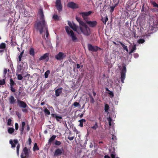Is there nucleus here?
Returning <instances> with one entry per match:
<instances>
[{"mask_svg": "<svg viewBox=\"0 0 158 158\" xmlns=\"http://www.w3.org/2000/svg\"><path fill=\"white\" fill-rule=\"evenodd\" d=\"M34 24V27L36 29L39 31L40 34L43 32V29L47 28V23L45 20H40Z\"/></svg>", "mask_w": 158, "mask_h": 158, "instance_id": "f257e3e1", "label": "nucleus"}, {"mask_svg": "<svg viewBox=\"0 0 158 158\" xmlns=\"http://www.w3.org/2000/svg\"><path fill=\"white\" fill-rule=\"evenodd\" d=\"M65 29L67 34L71 37L73 42H76L78 41V39L74 34L73 31L70 30V28L68 26H65Z\"/></svg>", "mask_w": 158, "mask_h": 158, "instance_id": "f03ea898", "label": "nucleus"}, {"mask_svg": "<svg viewBox=\"0 0 158 158\" xmlns=\"http://www.w3.org/2000/svg\"><path fill=\"white\" fill-rule=\"evenodd\" d=\"M11 145V148H15L16 146V144H17L16 147V152L17 156L19 155V150L20 148V144L18 143V141L17 139H14L13 141L12 140L10 139L9 141Z\"/></svg>", "mask_w": 158, "mask_h": 158, "instance_id": "7ed1b4c3", "label": "nucleus"}, {"mask_svg": "<svg viewBox=\"0 0 158 158\" xmlns=\"http://www.w3.org/2000/svg\"><path fill=\"white\" fill-rule=\"evenodd\" d=\"M31 152L30 148H27L26 147H24L21 153V158H27Z\"/></svg>", "mask_w": 158, "mask_h": 158, "instance_id": "20e7f679", "label": "nucleus"}, {"mask_svg": "<svg viewBox=\"0 0 158 158\" xmlns=\"http://www.w3.org/2000/svg\"><path fill=\"white\" fill-rule=\"evenodd\" d=\"M79 28L82 33L86 36L89 35L90 34V29L87 26L86 27L83 28L81 26H80Z\"/></svg>", "mask_w": 158, "mask_h": 158, "instance_id": "39448f33", "label": "nucleus"}, {"mask_svg": "<svg viewBox=\"0 0 158 158\" xmlns=\"http://www.w3.org/2000/svg\"><path fill=\"white\" fill-rule=\"evenodd\" d=\"M126 68L125 66H123L121 72V79L122 83H124V80L126 77Z\"/></svg>", "mask_w": 158, "mask_h": 158, "instance_id": "423d86ee", "label": "nucleus"}, {"mask_svg": "<svg viewBox=\"0 0 158 158\" xmlns=\"http://www.w3.org/2000/svg\"><path fill=\"white\" fill-rule=\"evenodd\" d=\"M10 90L13 92H15L16 89L14 87V86L16 85V84L12 78H10Z\"/></svg>", "mask_w": 158, "mask_h": 158, "instance_id": "0eeeda50", "label": "nucleus"}, {"mask_svg": "<svg viewBox=\"0 0 158 158\" xmlns=\"http://www.w3.org/2000/svg\"><path fill=\"white\" fill-rule=\"evenodd\" d=\"M88 50L93 52H97L98 49H101L97 46H93L91 44H89L87 45Z\"/></svg>", "mask_w": 158, "mask_h": 158, "instance_id": "6e6552de", "label": "nucleus"}, {"mask_svg": "<svg viewBox=\"0 0 158 158\" xmlns=\"http://www.w3.org/2000/svg\"><path fill=\"white\" fill-rule=\"evenodd\" d=\"M65 57L66 55L65 54L62 52H60L58 54L55 56V57L57 60H63Z\"/></svg>", "mask_w": 158, "mask_h": 158, "instance_id": "1a4fd4ad", "label": "nucleus"}, {"mask_svg": "<svg viewBox=\"0 0 158 158\" xmlns=\"http://www.w3.org/2000/svg\"><path fill=\"white\" fill-rule=\"evenodd\" d=\"M56 6L58 12L61 11L62 10V6L60 0H56Z\"/></svg>", "mask_w": 158, "mask_h": 158, "instance_id": "9d476101", "label": "nucleus"}, {"mask_svg": "<svg viewBox=\"0 0 158 158\" xmlns=\"http://www.w3.org/2000/svg\"><path fill=\"white\" fill-rule=\"evenodd\" d=\"M91 11H89L87 12H83L80 13V14L81 15L82 17L84 20L85 21H87V16L90 15L92 13Z\"/></svg>", "mask_w": 158, "mask_h": 158, "instance_id": "9b49d317", "label": "nucleus"}, {"mask_svg": "<svg viewBox=\"0 0 158 158\" xmlns=\"http://www.w3.org/2000/svg\"><path fill=\"white\" fill-rule=\"evenodd\" d=\"M17 105L19 107L23 108H25L27 107V106L26 103L23 101L19 100H18Z\"/></svg>", "mask_w": 158, "mask_h": 158, "instance_id": "f8f14e48", "label": "nucleus"}, {"mask_svg": "<svg viewBox=\"0 0 158 158\" xmlns=\"http://www.w3.org/2000/svg\"><path fill=\"white\" fill-rule=\"evenodd\" d=\"M67 6L68 7L73 9H77L78 8V5L72 2L69 3L67 4Z\"/></svg>", "mask_w": 158, "mask_h": 158, "instance_id": "ddd939ff", "label": "nucleus"}, {"mask_svg": "<svg viewBox=\"0 0 158 158\" xmlns=\"http://www.w3.org/2000/svg\"><path fill=\"white\" fill-rule=\"evenodd\" d=\"M49 59V54L47 53L44 54L43 55L41 56L39 59V60H45V61L47 62L48 61Z\"/></svg>", "mask_w": 158, "mask_h": 158, "instance_id": "4468645a", "label": "nucleus"}, {"mask_svg": "<svg viewBox=\"0 0 158 158\" xmlns=\"http://www.w3.org/2000/svg\"><path fill=\"white\" fill-rule=\"evenodd\" d=\"M86 23L89 25V26L92 27H95L97 24V22L96 21H86Z\"/></svg>", "mask_w": 158, "mask_h": 158, "instance_id": "2eb2a0df", "label": "nucleus"}, {"mask_svg": "<svg viewBox=\"0 0 158 158\" xmlns=\"http://www.w3.org/2000/svg\"><path fill=\"white\" fill-rule=\"evenodd\" d=\"M62 150L60 148H57L55 151L54 153V156H60L61 155Z\"/></svg>", "mask_w": 158, "mask_h": 158, "instance_id": "dca6fc26", "label": "nucleus"}, {"mask_svg": "<svg viewBox=\"0 0 158 158\" xmlns=\"http://www.w3.org/2000/svg\"><path fill=\"white\" fill-rule=\"evenodd\" d=\"M9 103L11 104H13L15 103L16 100L13 96H11L8 98Z\"/></svg>", "mask_w": 158, "mask_h": 158, "instance_id": "f3484780", "label": "nucleus"}, {"mask_svg": "<svg viewBox=\"0 0 158 158\" xmlns=\"http://www.w3.org/2000/svg\"><path fill=\"white\" fill-rule=\"evenodd\" d=\"M56 137V136L55 135H53L52 137L49 139L48 140V142L46 144V145H48V147L51 145V143L53 141L55 138Z\"/></svg>", "mask_w": 158, "mask_h": 158, "instance_id": "a211bd4d", "label": "nucleus"}, {"mask_svg": "<svg viewBox=\"0 0 158 158\" xmlns=\"http://www.w3.org/2000/svg\"><path fill=\"white\" fill-rule=\"evenodd\" d=\"M51 115L52 118H55L56 120L58 122H59L60 121V119H62V118L61 116H58L57 115V114H52Z\"/></svg>", "mask_w": 158, "mask_h": 158, "instance_id": "6ab92c4d", "label": "nucleus"}, {"mask_svg": "<svg viewBox=\"0 0 158 158\" xmlns=\"http://www.w3.org/2000/svg\"><path fill=\"white\" fill-rule=\"evenodd\" d=\"M62 88L57 89L55 90V95L56 97H58L62 92Z\"/></svg>", "mask_w": 158, "mask_h": 158, "instance_id": "aec40b11", "label": "nucleus"}, {"mask_svg": "<svg viewBox=\"0 0 158 158\" xmlns=\"http://www.w3.org/2000/svg\"><path fill=\"white\" fill-rule=\"evenodd\" d=\"M39 13L40 15V20H45L43 11L42 10L40 9Z\"/></svg>", "mask_w": 158, "mask_h": 158, "instance_id": "412c9836", "label": "nucleus"}, {"mask_svg": "<svg viewBox=\"0 0 158 158\" xmlns=\"http://www.w3.org/2000/svg\"><path fill=\"white\" fill-rule=\"evenodd\" d=\"M79 121L80 122V124L79 126H80L81 127H82L83 126V123H85L86 121L84 119H82L79 120Z\"/></svg>", "mask_w": 158, "mask_h": 158, "instance_id": "4be33fe9", "label": "nucleus"}, {"mask_svg": "<svg viewBox=\"0 0 158 158\" xmlns=\"http://www.w3.org/2000/svg\"><path fill=\"white\" fill-rule=\"evenodd\" d=\"M71 28H72L74 31H77V32L78 34H80V33L78 31H77V26L75 24H73V26H72Z\"/></svg>", "mask_w": 158, "mask_h": 158, "instance_id": "5701e85b", "label": "nucleus"}, {"mask_svg": "<svg viewBox=\"0 0 158 158\" xmlns=\"http://www.w3.org/2000/svg\"><path fill=\"white\" fill-rule=\"evenodd\" d=\"M29 54L31 56H34L35 55V52L34 48H31L29 50Z\"/></svg>", "mask_w": 158, "mask_h": 158, "instance_id": "b1692460", "label": "nucleus"}, {"mask_svg": "<svg viewBox=\"0 0 158 158\" xmlns=\"http://www.w3.org/2000/svg\"><path fill=\"white\" fill-rule=\"evenodd\" d=\"M44 111L45 114V115H49L50 113L48 109L47 108H44Z\"/></svg>", "mask_w": 158, "mask_h": 158, "instance_id": "393cba45", "label": "nucleus"}, {"mask_svg": "<svg viewBox=\"0 0 158 158\" xmlns=\"http://www.w3.org/2000/svg\"><path fill=\"white\" fill-rule=\"evenodd\" d=\"M39 148L37 146V144L36 143H35L34 146L33 148V150L34 151H38L39 150Z\"/></svg>", "mask_w": 158, "mask_h": 158, "instance_id": "a878e982", "label": "nucleus"}, {"mask_svg": "<svg viewBox=\"0 0 158 158\" xmlns=\"http://www.w3.org/2000/svg\"><path fill=\"white\" fill-rule=\"evenodd\" d=\"M25 125V123L24 122H22L21 124V127L20 129V131L21 133H22L24 130V127Z\"/></svg>", "mask_w": 158, "mask_h": 158, "instance_id": "bb28decb", "label": "nucleus"}, {"mask_svg": "<svg viewBox=\"0 0 158 158\" xmlns=\"http://www.w3.org/2000/svg\"><path fill=\"white\" fill-rule=\"evenodd\" d=\"M109 108L110 107L109 105L107 104H105L104 107V110L105 112L106 113L108 112Z\"/></svg>", "mask_w": 158, "mask_h": 158, "instance_id": "cd10ccee", "label": "nucleus"}, {"mask_svg": "<svg viewBox=\"0 0 158 158\" xmlns=\"http://www.w3.org/2000/svg\"><path fill=\"white\" fill-rule=\"evenodd\" d=\"M14 131V128L12 127H9L8 130V132L10 134L13 133Z\"/></svg>", "mask_w": 158, "mask_h": 158, "instance_id": "c85d7f7f", "label": "nucleus"}, {"mask_svg": "<svg viewBox=\"0 0 158 158\" xmlns=\"http://www.w3.org/2000/svg\"><path fill=\"white\" fill-rule=\"evenodd\" d=\"M108 18L107 15H106L105 19H104L103 18H102V19L101 20L103 23L105 25L106 24V22L108 21Z\"/></svg>", "mask_w": 158, "mask_h": 158, "instance_id": "c756f323", "label": "nucleus"}, {"mask_svg": "<svg viewBox=\"0 0 158 158\" xmlns=\"http://www.w3.org/2000/svg\"><path fill=\"white\" fill-rule=\"evenodd\" d=\"M50 73V71L49 70H47L44 73V77L45 78L48 77V75Z\"/></svg>", "mask_w": 158, "mask_h": 158, "instance_id": "7c9ffc66", "label": "nucleus"}, {"mask_svg": "<svg viewBox=\"0 0 158 158\" xmlns=\"http://www.w3.org/2000/svg\"><path fill=\"white\" fill-rule=\"evenodd\" d=\"M79 23L80 25L81 26H82L84 27H86L87 25L83 21H80V22H79Z\"/></svg>", "mask_w": 158, "mask_h": 158, "instance_id": "2f4dec72", "label": "nucleus"}, {"mask_svg": "<svg viewBox=\"0 0 158 158\" xmlns=\"http://www.w3.org/2000/svg\"><path fill=\"white\" fill-rule=\"evenodd\" d=\"M6 44L5 43H2L0 44V48L4 49L6 48Z\"/></svg>", "mask_w": 158, "mask_h": 158, "instance_id": "473e14b6", "label": "nucleus"}, {"mask_svg": "<svg viewBox=\"0 0 158 158\" xmlns=\"http://www.w3.org/2000/svg\"><path fill=\"white\" fill-rule=\"evenodd\" d=\"M98 123L97 122H96L95 124H94V126H92L91 127V128L92 129H93V130H96L97 129V128H98Z\"/></svg>", "mask_w": 158, "mask_h": 158, "instance_id": "72a5a7b5", "label": "nucleus"}, {"mask_svg": "<svg viewBox=\"0 0 158 158\" xmlns=\"http://www.w3.org/2000/svg\"><path fill=\"white\" fill-rule=\"evenodd\" d=\"M6 82L5 80L3 79L2 80H0V85H3L5 84Z\"/></svg>", "mask_w": 158, "mask_h": 158, "instance_id": "f704fd0d", "label": "nucleus"}, {"mask_svg": "<svg viewBox=\"0 0 158 158\" xmlns=\"http://www.w3.org/2000/svg\"><path fill=\"white\" fill-rule=\"evenodd\" d=\"M25 94L24 93H22L21 94V92L20 91H19V93L18 94V97H20L21 98Z\"/></svg>", "mask_w": 158, "mask_h": 158, "instance_id": "c9c22d12", "label": "nucleus"}, {"mask_svg": "<svg viewBox=\"0 0 158 158\" xmlns=\"http://www.w3.org/2000/svg\"><path fill=\"white\" fill-rule=\"evenodd\" d=\"M61 144V142L60 141H58L56 140L55 141V144L56 146H59Z\"/></svg>", "mask_w": 158, "mask_h": 158, "instance_id": "e433bc0d", "label": "nucleus"}, {"mask_svg": "<svg viewBox=\"0 0 158 158\" xmlns=\"http://www.w3.org/2000/svg\"><path fill=\"white\" fill-rule=\"evenodd\" d=\"M12 120L10 118H9L7 122V125L8 126H11Z\"/></svg>", "mask_w": 158, "mask_h": 158, "instance_id": "4c0bfd02", "label": "nucleus"}, {"mask_svg": "<svg viewBox=\"0 0 158 158\" xmlns=\"http://www.w3.org/2000/svg\"><path fill=\"white\" fill-rule=\"evenodd\" d=\"M145 42V40L143 39H139L138 41V43L140 44H143Z\"/></svg>", "mask_w": 158, "mask_h": 158, "instance_id": "58836bf2", "label": "nucleus"}, {"mask_svg": "<svg viewBox=\"0 0 158 158\" xmlns=\"http://www.w3.org/2000/svg\"><path fill=\"white\" fill-rule=\"evenodd\" d=\"M53 18L55 20H59V17L57 15H54L53 16Z\"/></svg>", "mask_w": 158, "mask_h": 158, "instance_id": "ea45409f", "label": "nucleus"}, {"mask_svg": "<svg viewBox=\"0 0 158 158\" xmlns=\"http://www.w3.org/2000/svg\"><path fill=\"white\" fill-rule=\"evenodd\" d=\"M73 105L76 107L78 106L80 107L81 106L80 104L78 102H74L73 104Z\"/></svg>", "mask_w": 158, "mask_h": 158, "instance_id": "a19ab883", "label": "nucleus"}, {"mask_svg": "<svg viewBox=\"0 0 158 158\" xmlns=\"http://www.w3.org/2000/svg\"><path fill=\"white\" fill-rule=\"evenodd\" d=\"M16 75H17V78L18 80H21L22 79L23 77L21 74H18Z\"/></svg>", "mask_w": 158, "mask_h": 158, "instance_id": "79ce46f5", "label": "nucleus"}, {"mask_svg": "<svg viewBox=\"0 0 158 158\" xmlns=\"http://www.w3.org/2000/svg\"><path fill=\"white\" fill-rule=\"evenodd\" d=\"M22 66L21 65H19L18 67V71L19 72H20L22 69Z\"/></svg>", "mask_w": 158, "mask_h": 158, "instance_id": "37998d69", "label": "nucleus"}, {"mask_svg": "<svg viewBox=\"0 0 158 158\" xmlns=\"http://www.w3.org/2000/svg\"><path fill=\"white\" fill-rule=\"evenodd\" d=\"M110 12L112 13L114 11V8L112 6H111L110 7Z\"/></svg>", "mask_w": 158, "mask_h": 158, "instance_id": "c03bdc74", "label": "nucleus"}, {"mask_svg": "<svg viewBox=\"0 0 158 158\" xmlns=\"http://www.w3.org/2000/svg\"><path fill=\"white\" fill-rule=\"evenodd\" d=\"M108 94L110 95V98H112L114 96V93L112 91H110L108 93Z\"/></svg>", "mask_w": 158, "mask_h": 158, "instance_id": "a18cd8bd", "label": "nucleus"}, {"mask_svg": "<svg viewBox=\"0 0 158 158\" xmlns=\"http://www.w3.org/2000/svg\"><path fill=\"white\" fill-rule=\"evenodd\" d=\"M136 46L135 44H134V46H133L132 49H131V51H132L133 52H134V51L136 50Z\"/></svg>", "mask_w": 158, "mask_h": 158, "instance_id": "49530a36", "label": "nucleus"}, {"mask_svg": "<svg viewBox=\"0 0 158 158\" xmlns=\"http://www.w3.org/2000/svg\"><path fill=\"white\" fill-rule=\"evenodd\" d=\"M23 56L22 55L20 54V55L19 56L18 58V61L19 62H20L21 60V58Z\"/></svg>", "mask_w": 158, "mask_h": 158, "instance_id": "de8ad7c7", "label": "nucleus"}, {"mask_svg": "<svg viewBox=\"0 0 158 158\" xmlns=\"http://www.w3.org/2000/svg\"><path fill=\"white\" fill-rule=\"evenodd\" d=\"M144 3H143V4L142 9H141V11L143 12H146V10H144Z\"/></svg>", "mask_w": 158, "mask_h": 158, "instance_id": "09e8293b", "label": "nucleus"}, {"mask_svg": "<svg viewBox=\"0 0 158 158\" xmlns=\"http://www.w3.org/2000/svg\"><path fill=\"white\" fill-rule=\"evenodd\" d=\"M117 42L120 44L121 45V46H122V47L123 48L126 46L124 44H123L122 42H121L120 41H117Z\"/></svg>", "mask_w": 158, "mask_h": 158, "instance_id": "8fccbe9b", "label": "nucleus"}, {"mask_svg": "<svg viewBox=\"0 0 158 158\" xmlns=\"http://www.w3.org/2000/svg\"><path fill=\"white\" fill-rule=\"evenodd\" d=\"M45 30H46V37H48V35H49V33H48V27L46 28V29H45Z\"/></svg>", "mask_w": 158, "mask_h": 158, "instance_id": "3c124183", "label": "nucleus"}, {"mask_svg": "<svg viewBox=\"0 0 158 158\" xmlns=\"http://www.w3.org/2000/svg\"><path fill=\"white\" fill-rule=\"evenodd\" d=\"M15 127L16 130H17L19 128V125L18 123H15Z\"/></svg>", "mask_w": 158, "mask_h": 158, "instance_id": "603ef678", "label": "nucleus"}, {"mask_svg": "<svg viewBox=\"0 0 158 158\" xmlns=\"http://www.w3.org/2000/svg\"><path fill=\"white\" fill-rule=\"evenodd\" d=\"M111 158H115V153L114 152V153H112L111 155Z\"/></svg>", "mask_w": 158, "mask_h": 158, "instance_id": "864d4df0", "label": "nucleus"}, {"mask_svg": "<svg viewBox=\"0 0 158 158\" xmlns=\"http://www.w3.org/2000/svg\"><path fill=\"white\" fill-rule=\"evenodd\" d=\"M76 20L79 23L81 21V19L78 17H76Z\"/></svg>", "mask_w": 158, "mask_h": 158, "instance_id": "5fc2aeb1", "label": "nucleus"}, {"mask_svg": "<svg viewBox=\"0 0 158 158\" xmlns=\"http://www.w3.org/2000/svg\"><path fill=\"white\" fill-rule=\"evenodd\" d=\"M32 142L31 139L30 138L28 139V144L29 145H30Z\"/></svg>", "mask_w": 158, "mask_h": 158, "instance_id": "6e6d98bb", "label": "nucleus"}, {"mask_svg": "<svg viewBox=\"0 0 158 158\" xmlns=\"http://www.w3.org/2000/svg\"><path fill=\"white\" fill-rule=\"evenodd\" d=\"M22 111L23 112H25V113H27L28 112V110L26 109H22Z\"/></svg>", "mask_w": 158, "mask_h": 158, "instance_id": "4d7b16f0", "label": "nucleus"}, {"mask_svg": "<svg viewBox=\"0 0 158 158\" xmlns=\"http://www.w3.org/2000/svg\"><path fill=\"white\" fill-rule=\"evenodd\" d=\"M68 24L69 26V27H71L72 26H73V24L71 22L69 21H68Z\"/></svg>", "mask_w": 158, "mask_h": 158, "instance_id": "13d9d810", "label": "nucleus"}, {"mask_svg": "<svg viewBox=\"0 0 158 158\" xmlns=\"http://www.w3.org/2000/svg\"><path fill=\"white\" fill-rule=\"evenodd\" d=\"M74 137L73 136H72V137H69L68 138L69 140H73V139H74Z\"/></svg>", "mask_w": 158, "mask_h": 158, "instance_id": "bf43d9fd", "label": "nucleus"}, {"mask_svg": "<svg viewBox=\"0 0 158 158\" xmlns=\"http://www.w3.org/2000/svg\"><path fill=\"white\" fill-rule=\"evenodd\" d=\"M153 5L154 6L156 7H157L158 8V5L156 2H154L153 3Z\"/></svg>", "mask_w": 158, "mask_h": 158, "instance_id": "052dcab7", "label": "nucleus"}, {"mask_svg": "<svg viewBox=\"0 0 158 158\" xmlns=\"http://www.w3.org/2000/svg\"><path fill=\"white\" fill-rule=\"evenodd\" d=\"M124 50H125L127 52H128V49L127 47L126 46L125 47L123 48Z\"/></svg>", "mask_w": 158, "mask_h": 158, "instance_id": "680f3d73", "label": "nucleus"}, {"mask_svg": "<svg viewBox=\"0 0 158 158\" xmlns=\"http://www.w3.org/2000/svg\"><path fill=\"white\" fill-rule=\"evenodd\" d=\"M91 99L90 100V102L91 103H93L94 102V98L92 97H91Z\"/></svg>", "mask_w": 158, "mask_h": 158, "instance_id": "e2e57ef3", "label": "nucleus"}, {"mask_svg": "<svg viewBox=\"0 0 158 158\" xmlns=\"http://www.w3.org/2000/svg\"><path fill=\"white\" fill-rule=\"evenodd\" d=\"M7 70L6 69H5L4 70V72H3L4 75H6V74L7 73Z\"/></svg>", "mask_w": 158, "mask_h": 158, "instance_id": "0e129e2a", "label": "nucleus"}, {"mask_svg": "<svg viewBox=\"0 0 158 158\" xmlns=\"http://www.w3.org/2000/svg\"><path fill=\"white\" fill-rule=\"evenodd\" d=\"M107 119H108L109 122H111L112 121V119L110 117H109L108 118H107Z\"/></svg>", "mask_w": 158, "mask_h": 158, "instance_id": "69168bd1", "label": "nucleus"}, {"mask_svg": "<svg viewBox=\"0 0 158 158\" xmlns=\"http://www.w3.org/2000/svg\"><path fill=\"white\" fill-rule=\"evenodd\" d=\"M48 108H49L51 111L52 110H54L52 106H49V107H48Z\"/></svg>", "mask_w": 158, "mask_h": 158, "instance_id": "338daca9", "label": "nucleus"}, {"mask_svg": "<svg viewBox=\"0 0 158 158\" xmlns=\"http://www.w3.org/2000/svg\"><path fill=\"white\" fill-rule=\"evenodd\" d=\"M104 158H110L108 155H106L104 156Z\"/></svg>", "mask_w": 158, "mask_h": 158, "instance_id": "774afa93", "label": "nucleus"}]
</instances>
